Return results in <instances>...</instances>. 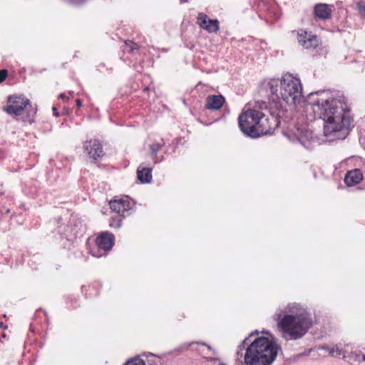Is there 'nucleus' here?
I'll return each mask as SVG.
<instances>
[{
	"label": "nucleus",
	"instance_id": "4",
	"mask_svg": "<svg viewBox=\"0 0 365 365\" xmlns=\"http://www.w3.org/2000/svg\"><path fill=\"white\" fill-rule=\"evenodd\" d=\"M280 346L267 337L255 339L247 348L245 354V365H272L276 359Z\"/></svg>",
	"mask_w": 365,
	"mask_h": 365
},
{
	"label": "nucleus",
	"instance_id": "26",
	"mask_svg": "<svg viewBox=\"0 0 365 365\" xmlns=\"http://www.w3.org/2000/svg\"><path fill=\"white\" fill-rule=\"evenodd\" d=\"M53 111H56V108H53ZM54 115H55L56 116H58V113L57 112H55Z\"/></svg>",
	"mask_w": 365,
	"mask_h": 365
},
{
	"label": "nucleus",
	"instance_id": "28",
	"mask_svg": "<svg viewBox=\"0 0 365 365\" xmlns=\"http://www.w3.org/2000/svg\"><path fill=\"white\" fill-rule=\"evenodd\" d=\"M202 344L204 346H207L209 349H211V347L210 346L205 344V343H202Z\"/></svg>",
	"mask_w": 365,
	"mask_h": 365
},
{
	"label": "nucleus",
	"instance_id": "25",
	"mask_svg": "<svg viewBox=\"0 0 365 365\" xmlns=\"http://www.w3.org/2000/svg\"><path fill=\"white\" fill-rule=\"evenodd\" d=\"M59 97L63 99L66 97V96L64 93H61V94H60Z\"/></svg>",
	"mask_w": 365,
	"mask_h": 365
},
{
	"label": "nucleus",
	"instance_id": "18",
	"mask_svg": "<svg viewBox=\"0 0 365 365\" xmlns=\"http://www.w3.org/2000/svg\"><path fill=\"white\" fill-rule=\"evenodd\" d=\"M356 6L359 13L365 16V2L363 1H359L356 3Z\"/></svg>",
	"mask_w": 365,
	"mask_h": 365
},
{
	"label": "nucleus",
	"instance_id": "15",
	"mask_svg": "<svg viewBox=\"0 0 365 365\" xmlns=\"http://www.w3.org/2000/svg\"><path fill=\"white\" fill-rule=\"evenodd\" d=\"M137 177L141 182H150L152 180L151 168L140 165L137 170Z\"/></svg>",
	"mask_w": 365,
	"mask_h": 365
},
{
	"label": "nucleus",
	"instance_id": "29",
	"mask_svg": "<svg viewBox=\"0 0 365 365\" xmlns=\"http://www.w3.org/2000/svg\"><path fill=\"white\" fill-rule=\"evenodd\" d=\"M299 141H300L302 144L304 145V143L301 141V139H299Z\"/></svg>",
	"mask_w": 365,
	"mask_h": 365
},
{
	"label": "nucleus",
	"instance_id": "3",
	"mask_svg": "<svg viewBox=\"0 0 365 365\" xmlns=\"http://www.w3.org/2000/svg\"><path fill=\"white\" fill-rule=\"evenodd\" d=\"M264 86L266 91L270 93V108L273 105L277 108L280 99L290 106H297L302 99L301 81L292 74H284L281 80L271 79Z\"/></svg>",
	"mask_w": 365,
	"mask_h": 365
},
{
	"label": "nucleus",
	"instance_id": "7",
	"mask_svg": "<svg viewBox=\"0 0 365 365\" xmlns=\"http://www.w3.org/2000/svg\"><path fill=\"white\" fill-rule=\"evenodd\" d=\"M299 43L305 49L315 48L319 45V40L317 36L301 30L297 35Z\"/></svg>",
	"mask_w": 365,
	"mask_h": 365
},
{
	"label": "nucleus",
	"instance_id": "5",
	"mask_svg": "<svg viewBox=\"0 0 365 365\" xmlns=\"http://www.w3.org/2000/svg\"><path fill=\"white\" fill-rule=\"evenodd\" d=\"M241 130L248 136L257 138L270 133L273 128L270 120L261 111L249 109L239 116Z\"/></svg>",
	"mask_w": 365,
	"mask_h": 365
},
{
	"label": "nucleus",
	"instance_id": "24",
	"mask_svg": "<svg viewBox=\"0 0 365 365\" xmlns=\"http://www.w3.org/2000/svg\"><path fill=\"white\" fill-rule=\"evenodd\" d=\"M76 105L78 108H81L82 106V103L80 99L76 100Z\"/></svg>",
	"mask_w": 365,
	"mask_h": 365
},
{
	"label": "nucleus",
	"instance_id": "17",
	"mask_svg": "<svg viewBox=\"0 0 365 365\" xmlns=\"http://www.w3.org/2000/svg\"><path fill=\"white\" fill-rule=\"evenodd\" d=\"M164 145V143L163 140L161 142L154 143L150 145V150H151V156L152 158H156L158 151L160 149L161 147H163Z\"/></svg>",
	"mask_w": 365,
	"mask_h": 365
},
{
	"label": "nucleus",
	"instance_id": "27",
	"mask_svg": "<svg viewBox=\"0 0 365 365\" xmlns=\"http://www.w3.org/2000/svg\"><path fill=\"white\" fill-rule=\"evenodd\" d=\"M271 114H272V115H274V112H271ZM272 120H274V123L276 122V119H274V116H272Z\"/></svg>",
	"mask_w": 365,
	"mask_h": 365
},
{
	"label": "nucleus",
	"instance_id": "12",
	"mask_svg": "<svg viewBox=\"0 0 365 365\" xmlns=\"http://www.w3.org/2000/svg\"><path fill=\"white\" fill-rule=\"evenodd\" d=\"M333 6L327 4H317L314 9V16L320 19H329L332 13Z\"/></svg>",
	"mask_w": 365,
	"mask_h": 365
},
{
	"label": "nucleus",
	"instance_id": "9",
	"mask_svg": "<svg viewBox=\"0 0 365 365\" xmlns=\"http://www.w3.org/2000/svg\"><path fill=\"white\" fill-rule=\"evenodd\" d=\"M197 22L202 29L209 33H215L219 30V21L217 19L207 21V16L204 13L198 14Z\"/></svg>",
	"mask_w": 365,
	"mask_h": 365
},
{
	"label": "nucleus",
	"instance_id": "14",
	"mask_svg": "<svg viewBox=\"0 0 365 365\" xmlns=\"http://www.w3.org/2000/svg\"><path fill=\"white\" fill-rule=\"evenodd\" d=\"M362 179V173L360 170L355 169L346 173L344 182L348 186H353L359 183Z\"/></svg>",
	"mask_w": 365,
	"mask_h": 365
},
{
	"label": "nucleus",
	"instance_id": "21",
	"mask_svg": "<svg viewBox=\"0 0 365 365\" xmlns=\"http://www.w3.org/2000/svg\"><path fill=\"white\" fill-rule=\"evenodd\" d=\"M7 75H8V72L6 70L2 69L0 71V83L5 80Z\"/></svg>",
	"mask_w": 365,
	"mask_h": 365
},
{
	"label": "nucleus",
	"instance_id": "20",
	"mask_svg": "<svg viewBox=\"0 0 365 365\" xmlns=\"http://www.w3.org/2000/svg\"><path fill=\"white\" fill-rule=\"evenodd\" d=\"M64 1L74 6L81 5L86 1V0H63Z\"/></svg>",
	"mask_w": 365,
	"mask_h": 365
},
{
	"label": "nucleus",
	"instance_id": "2",
	"mask_svg": "<svg viewBox=\"0 0 365 365\" xmlns=\"http://www.w3.org/2000/svg\"><path fill=\"white\" fill-rule=\"evenodd\" d=\"M274 317L281 336L286 341L302 338L312 326L307 310L297 303L289 304L277 310Z\"/></svg>",
	"mask_w": 365,
	"mask_h": 365
},
{
	"label": "nucleus",
	"instance_id": "10",
	"mask_svg": "<svg viewBox=\"0 0 365 365\" xmlns=\"http://www.w3.org/2000/svg\"><path fill=\"white\" fill-rule=\"evenodd\" d=\"M96 244L99 248L108 251L114 245V236L109 232H103L96 238Z\"/></svg>",
	"mask_w": 365,
	"mask_h": 365
},
{
	"label": "nucleus",
	"instance_id": "11",
	"mask_svg": "<svg viewBox=\"0 0 365 365\" xmlns=\"http://www.w3.org/2000/svg\"><path fill=\"white\" fill-rule=\"evenodd\" d=\"M225 98L222 95H210L206 98L205 107L208 110H220L225 103Z\"/></svg>",
	"mask_w": 365,
	"mask_h": 365
},
{
	"label": "nucleus",
	"instance_id": "8",
	"mask_svg": "<svg viewBox=\"0 0 365 365\" xmlns=\"http://www.w3.org/2000/svg\"><path fill=\"white\" fill-rule=\"evenodd\" d=\"M84 151L93 160L103 155L102 145L97 140H87L83 144Z\"/></svg>",
	"mask_w": 365,
	"mask_h": 365
},
{
	"label": "nucleus",
	"instance_id": "23",
	"mask_svg": "<svg viewBox=\"0 0 365 365\" xmlns=\"http://www.w3.org/2000/svg\"><path fill=\"white\" fill-rule=\"evenodd\" d=\"M213 362L212 365H226L225 363L220 361L218 359L213 358L211 359Z\"/></svg>",
	"mask_w": 365,
	"mask_h": 365
},
{
	"label": "nucleus",
	"instance_id": "22",
	"mask_svg": "<svg viewBox=\"0 0 365 365\" xmlns=\"http://www.w3.org/2000/svg\"><path fill=\"white\" fill-rule=\"evenodd\" d=\"M125 43L127 46H130V51H133L135 49L137 48V45L132 41H125Z\"/></svg>",
	"mask_w": 365,
	"mask_h": 365
},
{
	"label": "nucleus",
	"instance_id": "13",
	"mask_svg": "<svg viewBox=\"0 0 365 365\" xmlns=\"http://www.w3.org/2000/svg\"><path fill=\"white\" fill-rule=\"evenodd\" d=\"M110 207L113 211L120 215H124L125 212L128 211L129 202L122 199L113 200L110 202Z\"/></svg>",
	"mask_w": 365,
	"mask_h": 365
},
{
	"label": "nucleus",
	"instance_id": "16",
	"mask_svg": "<svg viewBox=\"0 0 365 365\" xmlns=\"http://www.w3.org/2000/svg\"><path fill=\"white\" fill-rule=\"evenodd\" d=\"M319 349L328 351L331 356L336 357L339 356L341 354V350L339 348L337 345L334 346L332 347H329L327 345H323L321 346Z\"/></svg>",
	"mask_w": 365,
	"mask_h": 365
},
{
	"label": "nucleus",
	"instance_id": "1",
	"mask_svg": "<svg viewBox=\"0 0 365 365\" xmlns=\"http://www.w3.org/2000/svg\"><path fill=\"white\" fill-rule=\"evenodd\" d=\"M307 101L316 116L324 120L325 136L331 140L347 136L351 122L341 100L334 98L329 91H323L310 93Z\"/></svg>",
	"mask_w": 365,
	"mask_h": 365
},
{
	"label": "nucleus",
	"instance_id": "19",
	"mask_svg": "<svg viewBox=\"0 0 365 365\" xmlns=\"http://www.w3.org/2000/svg\"><path fill=\"white\" fill-rule=\"evenodd\" d=\"M120 222H121L120 219L115 220L114 217H112V221L110 222V226L119 228L121 226Z\"/></svg>",
	"mask_w": 365,
	"mask_h": 365
},
{
	"label": "nucleus",
	"instance_id": "6",
	"mask_svg": "<svg viewBox=\"0 0 365 365\" xmlns=\"http://www.w3.org/2000/svg\"><path fill=\"white\" fill-rule=\"evenodd\" d=\"M30 105V101L22 96H12L8 98V104L4 108V110L8 114L15 117L20 116L27 106Z\"/></svg>",
	"mask_w": 365,
	"mask_h": 365
}]
</instances>
